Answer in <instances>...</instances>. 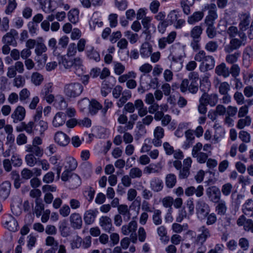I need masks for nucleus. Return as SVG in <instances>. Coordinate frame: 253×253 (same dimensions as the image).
I'll return each instance as SVG.
<instances>
[{
	"mask_svg": "<svg viewBox=\"0 0 253 253\" xmlns=\"http://www.w3.org/2000/svg\"><path fill=\"white\" fill-rule=\"evenodd\" d=\"M211 86V82L208 76L202 77L200 80V90L202 94L199 99L198 111H207V106H215L218 102V95L216 93L208 94Z\"/></svg>",
	"mask_w": 253,
	"mask_h": 253,
	"instance_id": "obj_1",
	"label": "nucleus"
},
{
	"mask_svg": "<svg viewBox=\"0 0 253 253\" xmlns=\"http://www.w3.org/2000/svg\"><path fill=\"white\" fill-rule=\"evenodd\" d=\"M194 60L200 63V68L206 71L212 69L215 66V60L211 55H207L203 50H199L194 55Z\"/></svg>",
	"mask_w": 253,
	"mask_h": 253,
	"instance_id": "obj_2",
	"label": "nucleus"
},
{
	"mask_svg": "<svg viewBox=\"0 0 253 253\" xmlns=\"http://www.w3.org/2000/svg\"><path fill=\"white\" fill-rule=\"evenodd\" d=\"M170 56L171 57L172 63L170 65L171 68H174L176 64L177 65V67L175 69L178 71L181 69L182 65L181 60L185 56L184 50L182 47L180 46L174 48L173 46H171V50Z\"/></svg>",
	"mask_w": 253,
	"mask_h": 253,
	"instance_id": "obj_3",
	"label": "nucleus"
},
{
	"mask_svg": "<svg viewBox=\"0 0 253 253\" xmlns=\"http://www.w3.org/2000/svg\"><path fill=\"white\" fill-rule=\"evenodd\" d=\"M240 39L233 38L230 41L228 44L224 46V51L226 53L233 52L235 50L239 49L241 46L245 44L246 36L244 33H239Z\"/></svg>",
	"mask_w": 253,
	"mask_h": 253,
	"instance_id": "obj_4",
	"label": "nucleus"
},
{
	"mask_svg": "<svg viewBox=\"0 0 253 253\" xmlns=\"http://www.w3.org/2000/svg\"><path fill=\"white\" fill-rule=\"evenodd\" d=\"M83 91V86L79 83H72L64 86V93L69 98H75L79 96Z\"/></svg>",
	"mask_w": 253,
	"mask_h": 253,
	"instance_id": "obj_5",
	"label": "nucleus"
},
{
	"mask_svg": "<svg viewBox=\"0 0 253 253\" xmlns=\"http://www.w3.org/2000/svg\"><path fill=\"white\" fill-rule=\"evenodd\" d=\"M137 224L136 221H131L128 225H124L122 227V232L124 235H128L130 234V237L133 243H135L137 240L136 230Z\"/></svg>",
	"mask_w": 253,
	"mask_h": 253,
	"instance_id": "obj_6",
	"label": "nucleus"
},
{
	"mask_svg": "<svg viewBox=\"0 0 253 253\" xmlns=\"http://www.w3.org/2000/svg\"><path fill=\"white\" fill-rule=\"evenodd\" d=\"M57 97L58 98L55 100L54 96L52 94H50L42 97V98L46 100V101L49 104L55 101L54 105L57 109H66L67 106V104L63 97L62 96H59Z\"/></svg>",
	"mask_w": 253,
	"mask_h": 253,
	"instance_id": "obj_7",
	"label": "nucleus"
},
{
	"mask_svg": "<svg viewBox=\"0 0 253 253\" xmlns=\"http://www.w3.org/2000/svg\"><path fill=\"white\" fill-rule=\"evenodd\" d=\"M42 112H37L34 116L35 125L34 131L40 135H42L48 127L47 123L46 122L43 121H38L42 118Z\"/></svg>",
	"mask_w": 253,
	"mask_h": 253,
	"instance_id": "obj_8",
	"label": "nucleus"
},
{
	"mask_svg": "<svg viewBox=\"0 0 253 253\" xmlns=\"http://www.w3.org/2000/svg\"><path fill=\"white\" fill-rule=\"evenodd\" d=\"M196 210L198 217L201 219H205L210 211L209 205L204 201L201 200L197 202Z\"/></svg>",
	"mask_w": 253,
	"mask_h": 253,
	"instance_id": "obj_9",
	"label": "nucleus"
},
{
	"mask_svg": "<svg viewBox=\"0 0 253 253\" xmlns=\"http://www.w3.org/2000/svg\"><path fill=\"white\" fill-rule=\"evenodd\" d=\"M176 37V32L175 31L171 32L167 37L160 38L158 40V46L159 48L164 49L167 44L172 43L175 40Z\"/></svg>",
	"mask_w": 253,
	"mask_h": 253,
	"instance_id": "obj_10",
	"label": "nucleus"
},
{
	"mask_svg": "<svg viewBox=\"0 0 253 253\" xmlns=\"http://www.w3.org/2000/svg\"><path fill=\"white\" fill-rule=\"evenodd\" d=\"M207 196L210 200L213 202H218L220 198V191L215 186H211L207 188L206 190Z\"/></svg>",
	"mask_w": 253,
	"mask_h": 253,
	"instance_id": "obj_11",
	"label": "nucleus"
},
{
	"mask_svg": "<svg viewBox=\"0 0 253 253\" xmlns=\"http://www.w3.org/2000/svg\"><path fill=\"white\" fill-rule=\"evenodd\" d=\"M154 139L152 140L153 144L156 147L161 146V139L164 136V129L161 126H157L154 130Z\"/></svg>",
	"mask_w": 253,
	"mask_h": 253,
	"instance_id": "obj_12",
	"label": "nucleus"
},
{
	"mask_svg": "<svg viewBox=\"0 0 253 253\" xmlns=\"http://www.w3.org/2000/svg\"><path fill=\"white\" fill-rule=\"evenodd\" d=\"M54 139L55 142L61 146H67L70 141L69 136L62 131H58L55 133Z\"/></svg>",
	"mask_w": 253,
	"mask_h": 253,
	"instance_id": "obj_13",
	"label": "nucleus"
},
{
	"mask_svg": "<svg viewBox=\"0 0 253 253\" xmlns=\"http://www.w3.org/2000/svg\"><path fill=\"white\" fill-rule=\"evenodd\" d=\"M72 71L77 75L80 76L84 73V66L82 59L77 57L72 60Z\"/></svg>",
	"mask_w": 253,
	"mask_h": 253,
	"instance_id": "obj_14",
	"label": "nucleus"
},
{
	"mask_svg": "<svg viewBox=\"0 0 253 253\" xmlns=\"http://www.w3.org/2000/svg\"><path fill=\"white\" fill-rule=\"evenodd\" d=\"M250 15L248 13H243L240 17L239 27L240 31L243 33L250 26Z\"/></svg>",
	"mask_w": 253,
	"mask_h": 253,
	"instance_id": "obj_15",
	"label": "nucleus"
},
{
	"mask_svg": "<svg viewBox=\"0 0 253 253\" xmlns=\"http://www.w3.org/2000/svg\"><path fill=\"white\" fill-rule=\"evenodd\" d=\"M199 235L197 236L196 242L200 243L201 245L210 237L211 234L209 229L205 226H202L199 229Z\"/></svg>",
	"mask_w": 253,
	"mask_h": 253,
	"instance_id": "obj_16",
	"label": "nucleus"
},
{
	"mask_svg": "<svg viewBox=\"0 0 253 253\" xmlns=\"http://www.w3.org/2000/svg\"><path fill=\"white\" fill-rule=\"evenodd\" d=\"M25 151L27 154H32L37 157H41L43 153V149L40 146H36L35 145L29 144L25 147Z\"/></svg>",
	"mask_w": 253,
	"mask_h": 253,
	"instance_id": "obj_17",
	"label": "nucleus"
},
{
	"mask_svg": "<svg viewBox=\"0 0 253 253\" xmlns=\"http://www.w3.org/2000/svg\"><path fill=\"white\" fill-rule=\"evenodd\" d=\"M71 226L74 229H80L82 226V219L78 213H73L70 216Z\"/></svg>",
	"mask_w": 253,
	"mask_h": 253,
	"instance_id": "obj_18",
	"label": "nucleus"
},
{
	"mask_svg": "<svg viewBox=\"0 0 253 253\" xmlns=\"http://www.w3.org/2000/svg\"><path fill=\"white\" fill-rule=\"evenodd\" d=\"M253 52L250 46L246 47L243 52V64L246 67H249L253 58Z\"/></svg>",
	"mask_w": 253,
	"mask_h": 253,
	"instance_id": "obj_19",
	"label": "nucleus"
},
{
	"mask_svg": "<svg viewBox=\"0 0 253 253\" xmlns=\"http://www.w3.org/2000/svg\"><path fill=\"white\" fill-rule=\"evenodd\" d=\"M152 46L148 42L142 44L140 48V54L143 58L149 57L152 53Z\"/></svg>",
	"mask_w": 253,
	"mask_h": 253,
	"instance_id": "obj_20",
	"label": "nucleus"
},
{
	"mask_svg": "<svg viewBox=\"0 0 253 253\" xmlns=\"http://www.w3.org/2000/svg\"><path fill=\"white\" fill-rule=\"evenodd\" d=\"M97 211L90 210L86 211L84 214V220L86 224L89 225L93 223L96 218Z\"/></svg>",
	"mask_w": 253,
	"mask_h": 253,
	"instance_id": "obj_21",
	"label": "nucleus"
},
{
	"mask_svg": "<svg viewBox=\"0 0 253 253\" xmlns=\"http://www.w3.org/2000/svg\"><path fill=\"white\" fill-rule=\"evenodd\" d=\"M100 226L107 232H110L112 227V220L111 219L107 216H103L101 217L99 220Z\"/></svg>",
	"mask_w": 253,
	"mask_h": 253,
	"instance_id": "obj_22",
	"label": "nucleus"
},
{
	"mask_svg": "<svg viewBox=\"0 0 253 253\" xmlns=\"http://www.w3.org/2000/svg\"><path fill=\"white\" fill-rule=\"evenodd\" d=\"M66 120V114L64 112H59L56 113L53 120V125L55 127L63 125Z\"/></svg>",
	"mask_w": 253,
	"mask_h": 253,
	"instance_id": "obj_23",
	"label": "nucleus"
},
{
	"mask_svg": "<svg viewBox=\"0 0 253 253\" xmlns=\"http://www.w3.org/2000/svg\"><path fill=\"white\" fill-rule=\"evenodd\" d=\"M11 184L9 181H4L0 185V197L5 199L10 192Z\"/></svg>",
	"mask_w": 253,
	"mask_h": 253,
	"instance_id": "obj_24",
	"label": "nucleus"
},
{
	"mask_svg": "<svg viewBox=\"0 0 253 253\" xmlns=\"http://www.w3.org/2000/svg\"><path fill=\"white\" fill-rule=\"evenodd\" d=\"M118 214L123 216L124 219L126 221L130 219L131 214L129 209L126 205L122 204L118 206Z\"/></svg>",
	"mask_w": 253,
	"mask_h": 253,
	"instance_id": "obj_25",
	"label": "nucleus"
},
{
	"mask_svg": "<svg viewBox=\"0 0 253 253\" xmlns=\"http://www.w3.org/2000/svg\"><path fill=\"white\" fill-rule=\"evenodd\" d=\"M17 36L18 32L14 29H11L3 36L2 41L6 44H13L15 42L14 38Z\"/></svg>",
	"mask_w": 253,
	"mask_h": 253,
	"instance_id": "obj_26",
	"label": "nucleus"
},
{
	"mask_svg": "<svg viewBox=\"0 0 253 253\" xmlns=\"http://www.w3.org/2000/svg\"><path fill=\"white\" fill-rule=\"evenodd\" d=\"M47 50V47L44 43L42 41H38V43L36 46L35 49V52L38 56L42 55L43 56L44 61L45 62L47 60L46 54L42 55L43 53H44Z\"/></svg>",
	"mask_w": 253,
	"mask_h": 253,
	"instance_id": "obj_27",
	"label": "nucleus"
},
{
	"mask_svg": "<svg viewBox=\"0 0 253 253\" xmlns=\"http://www.w3.org/2000/svg\"><path fill=\"white\" fill-rule=\"evenodd\" d=\"M143 82L145 81V85L148 90L150 88H155L158 84V79L156 78H152L150 76H147L144 77Z\"/></svg>",
	"mask_w": 253,
	"mask_h": 253,
	"instance_id": "obj_28",
	"label": "nucleus"
},
{
	"mask_svg": "<svg viewBox=\"0 0 253 253\" xmlns=\"http://www.w3.org/2000/svg\"><path fill=\"white\" fill-rule=\"evenodd\" d=\"M86 56L90 60H93L96 62H99L100 60V54L93 46H90L87 48L86 50Z\"/></svg>",
	"mask_w": 253,
	"mask_h": 253,
	"instance_id": "obj_29",
	"label": "nucleus"
},
{
	"mask_svg": "<svg viewBox=\"0 0 253 253\" xmlns=\"http://www.w3.org/2000/svg\"><path fill=\"white\" fill-rule=\"evenodd\" d=\"M151 189L156 192L161 191L163 188V181L158 178L155 177L150 183Z\"/></svg>",
	"mask_w": 253,
	"mask_h": 253,
	"instance_id": "obj_30",
	"label": "nucleus"
},
{
	"mask_svg": "<svg viewBox=\"0 0 253 253\" xmlns=\"http://www.w3.org/2000/svg\"><path fill=\"white\" fill-rule=\"evenodd\" d=\"M215 73L219 76H222L224 78L228 77L230 75L229 68L226 67L224 63H222L216 66Z\"/></svg>",
	"mask_w": 253,
	"mask_h": 253,
	"instance_id": "obj_31",
	"label": "nucleus"
},
{
	"mask_svg": "<svg viewBox=\"0 0 253 253\" xmlns=\"http://www.w3.org/2000/svg\"><path fill=\"white\" fill-rule=\"evenodd\" d=\"M5 226L10 231L15 232L18 229V223L12 216H9L5 222Z\"/></svg>",
	"mask_w": 253,
	"mask_h": 253,
	"instance_id": "obj_32",
	"label": "nucleus"
},
{
	"mask_svg": "<svg viewBox=\"0 0 253 253\" xmlns=\"http://www.w3.org/2000/svg\"><path fill=\"white\" fill-rule=\"evenodd\" d=\"M227 54L225 57V61L227 63L230 64H235L238 60L240 56L241 53L239 51H236L234 53L229 52L227 53Z\"/></svg>",
	"mask_w": 253,
	"mask_h": 253,
	"instance_id": "obj_33",
	"label": "nucleus"
},
{
	"mask_svg": "<svg viewBox=\"0 0 253 253\" xmlns=\"http://www.w3.org/2000/svg\"><path fill=\"white\" fill-rule=\"evenodd\" d=\"M204 16L203 11H197L194 12L191 16L188 17L187 22L190 24H194L201 20Z\"/></svg>",
	"mask_w": 253,
	"mask_h": 253,
	"instance_id": "obj_34",
	"label": "nucleus"
},
{
	"mask_svg": "<svg viewBox=\"0 0 253 253\" xmlns=\"http://www.w3.org/2000/svg\"><path fill=\"white\" fill-rule=\"evenodd\" d=\"M206 26V33L208 37L211 39H213L217 35L214 23H205Z\"/></svg>",
	"mask_w": 253,
	"mask_h": 253,
	"instance_id": "obj_35",
	"label": "nucleus"
},
{
	"mask_svg": "<svg viewBox=\"0 0 253 253\" xmlns=\"http://www.w3.org/2000/svg\"><path fill=\"white\" fill-rule=\"evenodd\" d=\"M215 207V211L217 214L220 215H225L227 211V207L224 201H218Z\"/></svg>",
	"mask_w": 253,
	"mask_h": 253,
	"instance_id": "obj_36",
	"label": "nucleus"
},
{
	"mask_svg": "<svg viewBox=\"0 0 253 253\" xmlns=\"http://www.w3.org/2000/svg\"><path fill=\"white\" fill-rule=\"evenodd\" d=\"M79 11L77 9H73L69 11L68 13L69 20L73 24H76L79 20Z\"/></svg>",
	"mask_w": 253,
	"mask_h": 253,
	"instance_id": "obj_37",
	"label": "nucleus"
},
{
	"mask_svg": "<svg viewBox=\"0 0 253 253\" xmlns=\"http://www.w3.org/2000/svg\"><path fill=\"white\" fill-rule=\"evenodd\" d=\"M242 211L245 214H250L253 211V200L249 199L243 205Z\"/></svg>",
	"mask_w": 253,
	"mask_h": 253,
	"instance_id": "obj_38",
	"label": "nucleus"
},
{
	"mask_svg": "<svg viewBox=\"0 0 253 253\" xmlns=\"http://www.w3.org/2000/svg\"><path fill=\"white\" fill-rule=\"evenodd\" d=\"M166 185L169 188H173L176 183V177L172 173H169L166 175L165 180Z\"/></svg>",
	"mask_w": 253,
	"mask_h": 253,
	"instance_id": "obj_39",
	"label": "nucleus"
},
{
	"mask_svg": "<svg viewBox=\"0 0 253 253\" xmlns=\"http://www.w3.org/2000/svg\"><path fill=\"white\" fill-rule=\"evenodd\" d=\"M43 80V76L40 73L34 72L31 76V81L35 85H40Z\"/></svg>",
	"mask_w": 253,
	"mask_h": 253,
	"instance_id": "obj_40",
	"label": "nucleus"
},
{
	"mask_svg": "<svg viewBox=\"0 0 253 253\" xmlns=\"http://www.w3.org/2000/svg\"><path fill=\"white\" fill-rule=\"evenodd\" d=\"M77 167V162L73 158L68 157L66 158L65 169L73 171L76 169Z\"/></svg>",
	"mask_w": 253,
	"mask_h": 253,
	"instance_id": "obj_41",
	"label": "nucleus"
},
{
	"mask_svg": "<svg viewBox=\"0 0 253 253\" xmlns=\"http://www.w3.org/2000/svg\"><path fill=\"white\" fill-rule=\"evenodd\" d=\"M203 32V29L200 26H196L190 32V36L193 39H200Z\"/></svg>",
	"mask_w": 253,
	"mask_h": 253,
	"instance_id": "obj_42",
	"label": "nucleus"
},
{
	"mask_svg": "<svg viewBox=\"0 0 253 253\" xmlns=\"http://www.w3.org/2000/svg\"><path fill=\"white\" fill-rule=\"evenodd\" d=\"M136 77V73L133 71H130L126 74L120 76L118 78V81L120 83H124L127 82L130 79H134Z\"/></svg>",
	"mask_w": 253,
	"mask_h": 253,
	"instance_id": "obj_43",
	"label": "nucleus"
},
{
	"mask_svg": "<svg viewBox=\"0 0 253 253\" xmlns=\"http://www.w3.org/2000/svg\"><path fill=\"white\" fill-rule=\"evenodd\" d=\"M157 233L161 241L165 243H167L169 241V238L167 236L166 229L164 226H161L158 228Z\"/></svg>",
	"mask_w": 253,
	"mask_h": 253,
	"instance_id": "obj_44",
	"label": "nucleus"
},
{
	"mask_svg": "<svg viewBox=\"0 0 253 253\" xmlns=\"http://www.w3.org/2000/svg\"><path fill=\"white\" fill-rule=\"evenodd\" d=\"M162 212L159 210H155L153 211L152 215V219L154 224L156 225H159L162 223V219L161 218Z\"/></svg>",
	"mask_w": 253,
	"mask_h": 253,
	"instance_id": "obj_45",
	"label": "nucleus"
},
{
	"mask_svg": "<svg viewBox=\"0 0 253 253\" xmlns=\"http://www.w3.org/2000/svg\"><path fill=\"white\" fill-rule=\"evenodd\" d=\"M103 25L102 21L95 17V13L93 14L89 22V26L91 29H95L96 27H101Z\"/></svg>",
	"mask_w": 253,
	"mask_h": 253,
	"instance_id": "obj_46",
	"label": "nucleus"
},
{
	"mask_svg": "<svg viewBox=\"0 0 253 253\" xmlns=\"http://www.w3.org/2000/svg\"><path fill=\"white\" fill-rule=\"evenodd\" d=\"M218 47V45L216 42L211 41L206 44L205 49L210 52H214L217 50Z\"/></svg>",
	"mask_w": 253,
	"mask_h": 253,
	"instance_id": "obj_47",
	"label": "nucleus"
},
{
	"mask_svg": "<svg viewBox=\"0 0 253 253\" xmlns=\"http://www.w3.org/2000/svg\"><path fill=\"white\" fill-rule=\"evenodd\" d=\"M230 90V86L227 82H224L219 84L218 91L221 94H226Z\"/></svg>",
	"mask_w": 253,
	"mask_h": 253,
	"instance_id": "obj_48",
	"label": "nucleus"
},
{
	"mask_svg": "<svg viewBox=\"0 0 253 253\" xmlns=\"http://www.w3.org/2000/svg\"><path fill=\"white\" fill-rule=\"evenodd\" d=\"M30 196L35 199V203L41 202V196L42 195L41 191L37 188L32 189L29 193Z\"/></svg>",
	"mask_w": 253,
	"mask_h": 253,
	"instance_id": "obj_49",
	"label": "nucleus"
},
{
	"mask_svg": "<svg viewBox=\"0 0 253 253\" xmlns=\"http://www.w3.org/2000/svg\"><path fill=\"white\" fill-rule=\"evenodd\" d=\"M125 37L129 40L130 43L133 44L137 41L138 35L137 34L133 33L130 31H127L124 33Z\"/></svg>",
	"mask_w": 253,
	"mask_h": 253,
	"instance_id": "obj_50",
	"label": "nucleus"
},
{
	"mask_svg": "<svg viewBox=\"0 0 253 253\" xmlns=\"http://www.w3.org/2000/svg\"><path fill=\"white\" fill-rule=\"evenodd\" d=\"M36 156L30 154H27L25 156V162L29 167H33L38 163Z\"/></svg>",
	"mask_w": 253,
	"mask_h": 253,
	"instance_id": "obj_51",
	"label": "nucleus"
},
{
	"mask_svg": "<svg viewBox=\"0 0 253 253\" xmlns=\"http://www.w3.org/2000/svg\"><path fill=\"white\" fill-rule=\"evenodd\" d=\"M129 175L133 179L140 178L142 175V171L139 168L134 167L130 169Z\"/></svg>",
	"mask_w": 253,
	"mask_h": 253,
	"instance_id": "obj_52",
	"label": "nucleus"
},
{
	"mask_svg": "<svg viewBox=\"0 0 253 253\" xmlns=\"http://www.w3.org/2000/svg\"><path fill=\"white\" fill-rule=\"evenodd\" d=\"M218 18L217 11L208 13L206 16L204 22L205 23H214L215 21Z\"/></svg>",
	"mask_w": 253,
	"mask_h": 253,
	"instance_id": "obj_53",
	"label": "nucleus"
},
{
	"mask_svg": "<svg viewBox=\"0 0 253 253\" xmlns=\"http://www.w3.org/2000/svg\"><path fill=\"white\" fill-rule=\"evenodd\" d=\"M45 244L47 246L51 247L53 250H57L58 246V242L52 236H48L46 238Z\"/></svg>",
	"mask_w": 253,
	"mask_h": 253,
	"instance_id": "obj_54",
	"label": "nucleus"
},
{
	"mask_svg": "<svg viewBox=\"0 0 253 253\" xmlns=\"http://www.w3.org/2000/svg\"><path fill=\"white\" fill-rule=\"evenodd\" d=\"M17 3L15 0H8V4L5 10V13L7 14H11L16 8Z\"/></svg>",
	"mask_w": 253,
	"mask_h": 253,
	"instance_id": "obj_55",
	"label": "nucleus"
},
{
	"mask_svg": "<svg viewBox=\"0 0 253 253\" xmlns=\"http://www.w3.org/2000/svg\"><path fill=\"white\" fill-rule=\"evenodd\" d=\"M25 116V112H13L11 115V118L15 123L23 120Z\"/></svg>",
	"mask_w": 253,
	"mask_h": 253,
	"instance_id": "obj_56",
	"label": "nucleus"
},
{
	"mask_svg": "<svg viewBox=\"0 0 253 253\" xmlns=\"http://www.w3.org/2000/svg\"><path fill=\"white\" fill-rule=\"evenodd\" d=\"M114 70L115 73L118 75H121L125 70V66L121 63L114 62Z\"/></svg>",
	"mask_w": 253,
	"mask_h": 253,
	"instance_id": "obj_57",
	"label": "nucleus"
},
{
	"mask_svg": "<svg viewBox=\"0 0 253 253\" xmlns=\"http://www.w3.org/2000/svg\"><path fill=\"white\" fill-rule=\"evenodd\" d=\"M25 84V79L21 75H18L14 79L13 84L17 87H23Z\"/></svg>",
	"mask_w": 253,
	"mask_h": 253,
	"instance_id": "obj_58",
	"label": "nucleus"
},
{
	"mask_svg": "<svg viewBox=\"0 0 253 253\" xmlns=\"http://www.w3.org/2000/svg\"><path fill=\"white\" fill-rule=\"evenodd\" d=\"M90 102L89 111H98L102 109V105L96 100L92 99Z\"/></svg>",
	"mask_w": 253,
	"mask_h": 253,
	"instance_id": "obj_59",
	"label": "nucleus"
},
{
	"mask_svg": "<svg viewBox=\"0 0 253 253\" xmlns=\"http://www.w3.org/2000/svg\"><path fill=\"white\" fill-rule=\"evenodd\" d=\"M208 11V13L217 11V7L215 3H210L205 4L202 8V11Z\"/></svg>",
	"mask_w": 253,
	"mask_h": 253,
	"instance_id": "obj_60",
	"label": "nucleus"
},
{
	"mask_svg": "<svg viewBox=\"0 0 253 253\" xmlns=\"http://www.w3.org/2000/svg\"><path fill=\"white\" fill-rule=\"evenodd\" d=\"M251 118L247 116L244 119H240L237 124V127L240 129H242L246 126H249L251 124Z\"/></svg>",
	"mask_w": 253,
	"mask_h": 253,
	"instance_id": "obj_61",
	"label": "nucleus"
},
{
	"mask_svg": "<svg viewBox=\"0 0 253 253\" xmlns=\"http://www.w3.org/2000/svg\"><path fill=\"white\" fill-rule=\"evenodd\" d=\"M178 12L176 10H171L168 15V21L171 24L175 23L178 17Z\"/></svg>",
	"mask_w": 253,
	"mask_h": 253,
	"instance_id": "obj_62",
	"label": "nucleus"
},
{
	"mask_svg": "<svg viewBox=\"0 0 253 253\" xmlns=\"http://www.w3.org/2000/svg\"><path fill=\"white\" fill-rule=\"evenodd\" d=\"M59 64H62L65 68L67 69H72V65H73L72 60H68L63 56H60L58 60Z\"/></svg>",
	"mask_w": 253,
	"mask_h": 253,
	"instance_id": "obj_63",
	"label": "nucleus"
},
{
	"mask_svg": "<svg viewBox=\"0 0 253 253\" xmlns=\"http://www.w3.org/2000/svg\"><path fill=\"white\" fill-rule=\"evenodd\" d=\"M232 189V185L230 183H227L222 186L221 192L224 196H227L231 193Z\"/></svg>",
	"mask_w": 253,
	"mask_h": 253,
	"instance_id": "obj_64",
	"label": "nucleus"
}]
</instances>
